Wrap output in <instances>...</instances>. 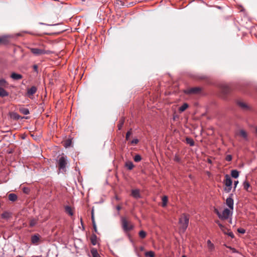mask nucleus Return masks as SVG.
I'll use <instances>...</instances> for the list:
<instances>
[{
  "mask_svg": "<svg viewBox=\"0 0 257 257\" xmlns=\"http://www.w3.org/2000/svg\"><path fill=\"white\" fill-rule=\"evenodd\" d=\"M68 164L67 157L62 156L58 160L59 170L62 172L66 171V167Z\"/></svg>",
  "mask_w": 257,
  "mask_h": 257,
  "instance_id": "nucleus-1",
  "label": "nucleus"
},
{
  "mask_svg": "<svg viewBox=\"0 0 257 257\" xmlns=\"http://www.w3.org/2000/svg\"><path fill=\"white\" fill-rule=\"evenodd\" d=\"M189 217L186 214H183L179 219V223L181 225V228L184 231L187 228L189 224Z\"/></svg>",
  "mask_w": 257,
  "mask_h": 257,
  "instance_id": "nucleus-2",
  "label": "nucleus"
},
{
  "mask_svg": "<svg viewBox=\"0 0 257 257\" xmlns=\"http://www.w3.org/2000/svg\"><path fill=\"white\" fill-rule=\"evenodd\" d=\"M225 177V179L224 181V184L226 187L224 188V191L228 193L232 189V181L230 177L228 175H226Z\"/></svg>",
  "mask_w": 257,
  "mask_h": 257,
  "instance_id": "nucleus-3",
  "label": "nucleus"
},
{
  "mask_svg": "<svg viewBox=\"0 0 257 257\" xmlns=\"http://www.w3.org/2000/svg\"><path fill=\"white\" fill-rule=\"evenodd\" d=\"M122 227L124 231H128L134 228V226L130 223L124 217L121 218Z\"/></svg>",
  "mask_w": 257,
  "mask_h": 257,
  "instance_id": "nucleus-4",
  "label": "nucleus"
},
{
  "mask_svg": "<svg viewBox=\"0 0 257 257\" xmlns=\"http://www.w3.org/2000/svg\"><path fill=\"white\" fill-rule=\"evenodd\" d=\"M231 214L232 211L228 208H225L221 213V215H219V218L221 219L225 220L228 219Z\"/></svg>",
  "mask_w": 257,
  "mask_h": 257,
  "instance_id": "nucleus-5",
  "label": "nucleus"
},
{
  "mask_svg": "<svg viewBox=\"0 0 257 257\" xmlns=\"http://www.w3.org/2000/svg\"><path fill=\"white\" fill-rule=\"evenodd\" d=\"M232 196H233L232 194H230L229 197H228L226 200V204L229 208V209L230 210H231L232 211L233 209V204H234V201H233V199L232 198Z\"/></svg>",
  "mask_w": 257,
  "mask_h": 257,
  "instance_id": "nucleus-6",
  "label": "nucleus"
},
{
  "mask_svg": "<svg viewBox=\"0 0 257 257\" xmlns=\"http://www.w3.org/2000/svg\"><path fill=\"white\" fill-rule=\"evenodd\" d=\"M31 51L32 53L36 55H40L45 53V52L44 50L39 48H32Z\"/></svg>",
  "mask_w": 257,
  "mask_h": 257,
  "instance_id": "nucleus-7",
  "label": "nucleus"
},
{
  "mask_svg": "<svg viewBox=\"0 0 257 257\" xmlns=\"http://www.w3.org/2000/svg\"><path fill=\"white\" fill-rule=\"evenodd\" d=\"M236 135H239L245 141H248V136L247 133L244 130H240Z\"/></svg>",
  "mask_w": 257,
  "mask_h": 257,
  "instance_id": "nucleus-8",
  "label": "nucleus"
},
{
  "mask_svg": "<svg viewBox=\"0 0 257 257\" xmlns=\"http://www.w3.org/2000/svg\"><path fill=\"white\" fill-rule=\"evenodd\" d=\"M37 88L36 87L33 86L31 87L30 89H28L27 91V94L30 97L31 95H33L34 94H35L37 91Z\"/></svg>",
  "mask_w": 257,
  "mask_h": 257,
  "instance_id": "nucleus-9",
  "label": "nucleus"
},
{
  "mask_svg": "<svg viewBox=\"0 0 257 257\" xmlns=\"http://www.w3.org/2000/svg\"><path fill=\"white\" fill-rule=\"evenodd\" d=\"M40 240V236L38 234H35L31 237V242L33 244H37Z\"/></svg>",
  "mask_w": 257,
  "mask_h": 257,
  "instance_id": "nucleus-10",
  "label": "nucleus"
},
{
  "mask_svg": "<svg viewBox=\"0 0 257 257\" xmlns=\"http://www.w3.org/2000/svg\"><path fill=\"white\" fill-rule=\"evenodd\" d=\"M11 77L14 80H18L22 79L23 76L21 74L13 72L11 74Z\"/></svg>",
  "mask_w": 257,
  "mask_h": 257,
  "instance_id": "nucleus-11",
  "label": "nucleus"
},
{
  "mask_svg": "<svg viewBox=\"0 0 257 257\" xmlns=\"http://www.w3.org/2000/svg\"><path fill=\"white\" fill-rule=\"evenodd\" d=\"M132 195L135 198L140 197V191L138 189L133 190L132 191Z\"/></svg>",
  "mask_w": 257,
  "mask_h": 257,
  "instance_id": "nucleus-12",
  "label": "nucleus"
},
{
  "mask_svg": "<svg viewBox=\"0 0 257 257\" xmlns=\"http://www.w3.org/2000/svg\"><path fill=\"white\" fill-rule=\"evenodd\" d=\"M237 104L242 109L244 110H247L249 109L248 106L243 102L238 101Z\"/></svg>",
  "mask_w": 257,
  "mask_h": 257,
  "instance_id": "nucleus-13",
  "label": "nucleus"
},
{
  "mask_svg": "<svg viewBox=\"0 0 257 257\" xmlns=\"http://www.w3.org/2000/svg\"><path fill=\"white\" fill-rule=\"evenodd\" d=\"M8 95L9 93L5 90L3 87H0V97H4L8 96Z\"/></svg>",
  "mask_w": 257,
  "mask_h": 257,
  "instance_id": "nucleus-14",
  "label": "nucleus"
},
{
  "mask_svg": "<svg viewBox=\"0 0 257 257\" xmlns=\"http://www.w3.org/2000/svg\"><path fill=\"white\" fill-rule=\"evenodd\" d=\"M200 91V88L199 87H194L191 88L188 90L187 92L188 93H197Z\"/></svg>",
  "mask_w": 257,
  "mask_h": 257,
  "instance_id": "nucleus-15",
  "label": "nucleus"
},
{
  "mask_svg": "<svg viewBox=\"0 0 257 257\" xmlns=\"http://www.w3.org/2000/svg\"><path fill=\"white\" fill-rule=\"evenodd\" d=\"M9 83L4 78L0 79V87H8Z\"/></svg>",
  "mask_w": 257,
  "mask_h": 257,
  "instance_id": "nucleus-16",
  "label": "nucleus"
},
{
  "mask_svg": "<svg viewBox=\"0 0 257 257\" xmlns=\"http://www.w3.org/2000/svg\"><path fill=\"white\" fill-rule=\"evenodd\" d=\"M207 244L209 251H212L214 250L215 248L214 245L213 244V243L211 242V241L210 240H208L207 241Z\"/></svg>",
  "mask_w": 257,
  "mask_h": 257,
  "instance_id": "nucleus-17",
  "label": "nucleus"
},
{
  "mask_svg": "<svg viewBox=\"0 0 257 257\" xmlns=\"http://www.w3.org/2000/svg\"><path fill=\"white\" fill-rule=\"evenodd\" d=\"M8 198L9 200L14 202L17 200V196L14 193H11L9 195Z\"/></svg>",
  "mask_w": 257,
  "mask_h": 257,
  "instance_id": "nucleus-18",
  "label": "nucleus"
},
{
  "mask_svg": "<svg viewBox=\"0 0 257 257\" xmlns=\"http://www.w3.org/2000/svg\"><path fill=\"white\" fill-rule=\"evenodd\" d=\"M125 166L130 170H132L134 167V165L131 161L126 162L125 164Z\"/></svg>",
  "mask_w": 257,
  "mask_h": 257,
  "instance_id": "nucleus-19",
  "label": "nucleus"
},
{
  "mask_svg": "<svg viewBox=\"0 0 257 257\" xmlns=\"http://www.w3.org/2000/svg\"><path fill=\"white\" fill-rule=\"evenodd\" d=\"M20 111L25 114V115H27L28 114H29L30 112H29V110L27 108H25V107H21V108H20Z\"/></svg>",
  "mask_w": 257,
  "mask_h": 257,
  "instance_id": "nucleus-20",
  "label": "nucleus"
},
{
  "mask_svg": "<svg viewBox=\"0 0 257 257\" xmlns=\"http://www.w3.org/2000/svg\"><path fill=\"white\" fill-rule=\"evenodd\" d=\"M231 175L234 178H237L239 176V172L236 170H233L231 172Z\"/></svg>",
  "mask_w": 257,
  "mask_h": 257,
  "instance_id": "nucleus-21",
  "label": "nucleus"
},
{
  "mask_svg": "<svg viewBox=\"0 0 257 257\" xmlns=\"http://www.w3.org/2000/svg\"><path fill=\"white\" fill-rule=\"evenodd\" d=\"M91 253L92 254V257H100V255L98 253L97 250L95 248H92L91 250Z\"/></svg>",
  "mask_w": 257,
  "mask_h": 257,
  "instance_id": "nucleus-22",
  "label": "nucleus"
},
{
  "mask_svg": "<svg viewBox=\"0 0 257 257\" xmlns=\"http://www.w3.org/2000/svg\"><path fill=\"white\" fill-rule=\"evenodd\" d=\"M221 90H222V92L224 94H227L229 92L230 89L228 86L223 85L222 87Z\"/></svg>",
  "mask_w": 257,
  "mask_h": 257,
  "instance_id": "nucleus-23",
  "label": "nucleus"
},
{
  "mask_svg": "<svg viewBox=\"0 0 257 257\" xmlns=\"http://www.w3.org/2000/svg\"><path fill=\"white\" fill-rule=\"evenodd\" d=\"M65 209L66 213H68L69 215L72 216L73 215V211L70 206H67L65 207Z\"/></svg>",
  "mask_w": 257,
  "mask_h": 257,
  "instance_id": "nucleus-24",
  "label": "nucleus"
},
{
  "mask_svg": "<svg viewBox=\"0 0 257 257\" xmlns=\"http://www.w3.org/2000/svg\"><path fill=\"white\" fill-rule=\"evenodd\" d=\"M188 104L186 103H185L179 107V110L180 112H183L184 110H185L188 108Z\"/></svg>",
  "mask_w": 257,
  "mask_h": 257,
  "instance_id": "nucleus-25",
  "label": "nucleus"
},
{
  "mask_svg": "<svg viewBox=\"0 0 257 257\" xmlns=\"http://www.w3.org/2000/svg\"><path fill=\"white\" fill-rule=\"evenodd\" d=\"M162 206L165 207L167 205L168 202V197L166 196H164L162 198Z\"/></svg>",
  "mask_w": 257,
  "mask_h": 257,
  "instance_id": "nucleus-26",
  "label": "nucleus"
},
{
  "mask_svg": "<svg viewBox=\"0 0 257 257\" xmlns=\"http://www.w3.org/2000/svg\"><path fill=\"white\" fill-rule=\"evenodd\" d=\"M11 117L14 119H19L21 118V116L16 112H12L11 114Z\"/></svg>",
  "mask_w": 257,
  "mask_h": 257,
  "instance_id": "nucleus-27",
  "label": "nucleus"
},
{
  "mask_svg": "<svg viewBox=\"0 0 257 257\" xmlns=\"http://www.w3.org/2000/svg\"><path fill=\"white\" fill-rule=\"evenodd\" d=\"M186 140L187 143L190 146H193L194 145V142L193 139L187 138Z\"/></svg>",
  "mask_w": 257,
  "mask_h": 257,
  "instance_id": "nucleus-28",
  "label": "nucleus"
},
{
  "mask_svg": "<svg viewBox=\"0 0 257 257\" xmlns=\"http://www.w3.org/2000/svg\"><path fill=\"white\" fill-rule=\"evenodd\" d=\"M243 188L246 190L248 191V188L250 187V185L248 182L247 181H244L243 183Z\"/></svg>",
  "mask_w": 257,
  "mask_h": 257,
  "instance_id": "nucleus-29",
  "label": "nucleus"
},
{
  "mask_svg": "<svg viewBox=\"0 0 257 257\" xmlns=\"http://www.w3.org/2000/svg\"><path fill=\"white\" fill-rule=\"evenodd\" d=\"M145 256L147 257H155L154 252L153 251H147L145 253Z\"/></svg>",
  "mask_w": 257,
  "mask_h": 257,
  "instance_id": "nucleus-30",
  "label": "nucleus"
},
{
  "mask_svg": "<svg viewBox=\"0 0 257 257\" xmlns=\"http://www.w3.org/2000/svg\"><path fill=\"white\" fill-rule=\"evenodd\" d=\"M139 235L141 238H144L146 237L147 234L145 231L141 230L139 233Z\"/></svg>",
  "mask_w": 257,
  "mask_h": 257,
  "instance_id": "nucleus-31",
  "label": "nucleus"
},
{
  "mask_svg": "<svg viewBox=\"0 0 257 257\" xmlns=\"http://www.w3.org/2000/svg\"><path fill=\"white\" fill-rule=\"evenodd\" d=\"M134 159L136 162H139L141 161L142 157L140 155L138 154L135 156Z\"/></svg>",
  "mask_w": 257,
  "mask_h": 257,
  "instance_id": "nucleus-32",
  "label": "nucleus"
},
{
  "mask_svg": "<svg viewBox=\"0 0 257 257\" xmlns=\"http://www.w3.org/2000/svg\"><path fill=\"white\" fill-rule=\"evenodd\" d=\"M37 223V220L36 219H33L30 220V226L31 227L34 226Z\"/></svg>",
  "mask_w": 257,
  "mask_h": 257,
  "instance_id": "nucleus-33",
  "label": "nucleus"
},
{
  "mask_svg": "<svg viewBox=\"0 0 257 257\" xmlns=\"http://www.w3.org/2000/svg\"><path fill=\"white\" fill-rule=\"evenodd\" d=\"M219 227L224 233H227V232L226 231V230L227 229L225 227L224 225H223L222 224H219Z\"/></svg>",
  "mask_w": 257,
  "mask_h": 257,
  "instance_id": "nucleus-34",
  "label": "nucleus"
},
{
  "mask_svg": "<svg viewBox=\"0 0 257 257\" xmlns=\"http://www.w3.org/2000/svg\"><path fill=\"white\" fill-rule=\"evenodd\" d=\"M72 141L70 140H67L65 143V147L66 148L70 147L71 145Z\"/></svg>",
  "mask_w": 257,
  "mask_h": 257,
  "instance_id": "nucleus-35",
  "label": "nucleus"
},
{
  "mask_svg": "<svg viewBox=\"0 0 257 257\" xmlns=\"http://www.w3.org/2000/svg\"><path fill=\"white\" fill-rule=\"evenodd\" d=\"M123 123H124V120H123V119L122 118L121 120H120L119 124H118V130H121V127H122V126L123 125Z\"/></svg>",
  "mask_w": 257,
  "mask_h": 257,
  "instance_id": "nucleus-36",
  "label": "nucleus"
},
{
  "mask_svg": "<svg viewBox=\"0 0 257 257\" xmlns=\"http://www.w3.org/2000/svg\"><path fill=\"white\" fill-rule=\"evenodd\" d=\"M132 135V129H131L130 130H129L127 133H126V140H128V138L130 137V136Z\"/></svg>",
  "mask_w": 257,
  "mask_h": 257,
  "instance_id": "nucleus-37",
  "label": "nucleus"
},
{
  "mask_svg": "<svg viewBox=\"0 0 257 257\" xmlns=\"http://www.w3.org/2000/svg\"><path fill=\"white\" fill-rule=\"evenodd\" d=\"M138 143H139V140L137 139H135L131 142V144L132 145H136V144H137Z\"/></svg>",
  "mask_w": 257,
  "mask_h": 257,
  "instance_id": "nucleus-38",
  "label": "nucleus"
},
{
  "mask_svg": "<svg viewBox=\"0 0 257 257\" xmlns=\"http://www.w3.org/2000/svg\"><path fill=\"white\" fill-rule=\"evenodd\" d=\"M225 234H227L229 236L231 237L232 238L234 237V235L233 232L231 231L227 232V233H225Z\"/></svg>",
  "mask_w": 257,
  "mask_h": 257,
  "instance_id": "nucleus-39",
  "label": "nucleus"
},
{
  "mask_svg": "<svg viewBox=\"0 0 257 257\" xmlns=\"http://www.w3.org/2000/svg\"><path fill=\"white\" fill-rule=\"evenodd\" d=\"M237 231L242 234H243L245 232V229H244L243 228H238Z\"/></svg>",
  "mask_w": 257,
  "mask_h": 257,
  "instance_id": "nucleus-40",
  "label": "nucleus"
},
{
  "mask_svg": "<svg viewBox=\"0 0 257 257\" xmlns=\"http://www.w3.org/2000/svg\"><path fill=\"white\" fill-rule=\"evenodd\" d=\"M6 37H0V43H5L6 42Z\"/></svg>",
  "mask_w": 257,
  "mask_h": 257,
  "instance_id": "nucleus-41",
  "label": "nucleus"
},
{
  "mask_svg": "<svg viewBox=\"0 0 257 257\" xmlns=\"http://www.w3.org/2000/svg\"><path fill=\"white\" fill-rule=\"evenodd\" d=\"M232 159V157L231 155H227L226 157V160L227 161H230Z\"/></svg>",
  "mask_w": 257,
  "mask_h": 257,
  "instance_id": "nucleus-42",
  "label": "nucleus"
},
{
  "mask_svg": "<svg viewBox=\"0 0 257 257\" xmlns=\"http://www.w3.org/2000/svg\"><path fill=\"white\" fill-rule=\"evenodd\" d=\"M238 181H235L234 182V189L237 186V185L238 184Z\"/></svg>",
  "mask_w": 257,
  "mask_h": 257,
  "instance_id": "nucleus-43",
  "label": "nucleus"
},
{
  "mask_svg": "<svg viewBox=\"0 0 257 257\" xmlns=\"http://www.w3.org/2000/svg\"><path fill=\"white\" fill-rule=\"evenodd\" d=\"M215 212L217 214V215H218V217H219V215H221V213L217 209H215Z\"/></svg>",
  "mask_w": 257,
  "mask_h": 257,
  "instance_id": "nucleus-44",
  "label": "nucleus"
},
{
  "mask_svg": "<svg viewBox=\"0 0 257 257\" xmlns=\"http://www.w3.org/2000/svg\"><path fill=\"white\" fill-rule=\"evenodd\" d=\"M92 220L93 221V222L94 223V216H93V212L92 213ZM93 226H94V228L95 229L96 228V226H95V225L93 223Z\"/></svg>",
  "mask_w": 257,
  "mask_h": 257,
  "instance_id": "nucleus-45",
  "label": "nucleus"
},
{
  "mask_svg": "<svg viewBox=\"0 0 257 257\" xmlns=\"http://www.w3.org/2000/svg\"><path fill=\"white\" fill-rule=\"evenodd\" d=\"M23 191L26 193H28V192H29L28 189H27V188H24V189H23Z\"/></svg>",
  "mask_w": 257,
  "mask_h": 257,
  "instance_id": "nucleus-46",
  "label": "nucleus"
},
{
  "mask_svg": "<svg viewBox=\"0 0 257 257\" xmlns=\"http://www.w3.org/2000/svg\"><path fill=\"white\" fill-rule=\"evenodd\" d=\"M116 208L118 211H119L121 209V207L119 205L117 206Z\"/></svg>",
  "mask_w": 257,
  "mask_h": 257,
  "instance_id": "nucleus-47",
  "label": "nucleus"
},
{
  "mask_svg": "<svg viewBox=\"0 0 257 257\" xmlns=\"http://www.w3.org/2000/svg\"><path fill=\"white\" fill-rule=\"evenodd\" d=\"M34 70H35V71H37V69H38V67H37V65H34Z\"/></svg>",
  "mask_w": 257,
  "mask_h": 257,
  "instance_id": "nucleus-48",
  "label": "nucleus"
},
{
  "mask_svg": "<svg viewBox=\"0 0 257 257\" xmlns=\"http://www.w3.org/2000/svg\"><path fill=\"white\" fill-rule=\"evenodd\" d=\"M215 222L219 225V224H221L218 220H216Z\"/></svg>",
  "mask_w": 257,
  "mask_h": 257,
  "instance_id": "nucleus-49",
  "label": "nucleus"
},
{
  "mask_svg": "<svg viewBox=\"0 0 257 257\" xmlns=\"http://www.w3.org/2000/svg\"><path fill=\"white\" fill-rule=\"evenodd\" d=\"M208 162L209 163H211V161L210 159H208Z\"/></svg>",
  "mask_w": 257,
  "mask_h": 257,
  "instance_id": "nucleus-50",
  "label": "nucleus"
},
{
  "mask_svg": "<svg viewBox=\"0 0 257 257\" xmlns=\"http://www.w3.org/2000/svg\"><path fill=\"white\" fill-rule=\"evenodd\" d=\"M92 244H93V245H95V243L94 242H93V241H92Z\"/></svg>",
  "mask_w": 257,
  "mask_h": 257,
  "instance_id": "nucleus-51",
  "label": "nucleus"
},
{
  "mask_svg": "<svg viewBox=\"0 0 257 257\" xmlns=\"http://www.w3.org/2000/svg\"><path fill=\"white\" fill-rule=\"evenodd\" d=\"M256 132L257 133V127L255 128Z\"/></svg>",
  "mask_w": 257,
  "mask_h": 257,
  "instance_id": "nucleus-52",
  "label": "nucleus"
},
{
  "mask_svg": "<svg viewBox=\"0 0 257 257\" xmlns=\"http://www.w3.org/2000/svg\"><path fill=\"white\" fill-rule=\"evenodd\" d=\"M116 199H117V200L118 199L117 197H116Z\"/></svg>",
  "mask_w": 257,
  "mask_h": 257,
  "instance_id": "nucleus-53",
  "label": "nucleus"
},
{
  "mask_svg": "<svg viewBox=\"0 0 257 257\" xmlns=\"http://www.w3.org/2000/svg\"><path fill=\"white\" fill-rule=\"evenodd\" d=\"M182 257H186L185 255H183Z\"/></svg>",
  "mask_w": 257,
  "mask_h": 257,
  "instance_id": "nucleus-54",
  "label": "nucleus"
},
{
  "mask_svg": "<svg viewBox=\"0 0 257 257\" xmlns=\"http://www.w3.org/2000/svg\"><path fill=\"white\" fill-rule=\"evenodd\" d=\"M19 257H23V256L19 255Z\"/></svg>",
  "mask_w": 257,
  "mask_h": 257,
  "instance_id": "nucleus-55",
  "label": "nucleus"
}]
</instances>
